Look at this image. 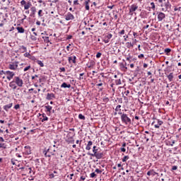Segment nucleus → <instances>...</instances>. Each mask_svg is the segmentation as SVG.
I'll return each mask as SVG.
<instances>
[{
  "label": "nucleus",
  "mask_w": 181,
  "mask_h": 181,
  "mask_svg": "<svg viewBox=\"0 0 181 181\" xmlns=\"http://www.w3.org/2000/svg\"><path fill=\"white\" fill-rule=\"evenodd\" d=\"M121 121L124 125H131V118H129L128 115L125 113H123V115H121Z\"/></svg>",
  "instance_id": "obj_1"
},
{
  "label": "nucleus",
  "mask_w": 181,
  "mask_h": 181,
  "mask_svg": "<svg viewBox=\"0 0 181 181\" xmlns=\"http://www.w3.org/2000/svg\"><path fill=\"white\" fill-rule=\"evenodd\" d=\"M56 152V149L53 148V147L49 146V148L44 151L45 156L46 158H50L52 155H54V153Z\"/></svg>",
  "instance_id": "obj_2"
},
{
  "label": "nucleus",
  "mask_w": 181,
  "mask_h": 181,
  "mask_svg": "<svg viewBox=\"0 0 181 181\" xmlns=\"http://www.w3.org/2000/svg\"><path fill=\"white\" fill-rule=\"evenodd\" d=\"M138 9V4H134L129 7V15L132 16L134 15V12Z\"/></svg>",
  "instance_id": "obj_3"
},
{
  "label": "nucleus",
  "mask_w": 181,
  "mask_h": 181,
  "mask_svg": "<svg viewBox=\"0 0 181 181\" xmlns=\"http://www.w3.org/2000/svg\"><path fill=\"white\" fill-rule=\"evenodd\" d=\"M165 18H166V14L163 12H157V19L158 22H162Z\"/></svg>",
  "instance_id": "obj_4"
},
{
  "label": "nucleus",
  "mask_w": 181,
  "mask_h": 181,
  "mask_svg": "<svg viewBox=\"0 0 181 181\" xmlns=\"http://www.w3.org/2000/svg\"><path fill=\"white\" fill-rule=\"evenodd\" d=\"M15 80V83L18 87H23V81L19 76H16Z\"/></svg>",
  "instance_id": "obj_5"
},
{
  "label": "nucleus",
  "mask_w": 181,
  "mask_h": 181,
  "mask_svg": "<svg viewBox=\"0 0 181 181\" xmlns=\"http://www.w3.org/2000/svg\"><path fill=\"white\" fill-rule=\"evenodd\" d=\"M18 64H19V62H14L11 64H9L8 69L10 70H17L18 69Z\"/></svg>",
  "instance_id": "obj_6"
},
{
  "label": "nucleus",
  "mask_w": 181,
  "mask_h": 181,
  "mask_svg": "<svg viewBox=\"0 0 181 181\" xmlns=\"http://www.w3.org/2000/svg\"><path fill=\"white\" fill-rule=\"evenodd\" d=\"M5 74L7 75V80H8L9 81H11V80H12V78H13V76H15V73L11 71H6L5 72Z\"/></svg>",
  "instance_id": "obj_7"
},
{
  "label": "nucleus",
  "mask_w": 181,
  "mask_h": 181,
  "mask_svg": "<svg viewBox=\"0 0 181 181\" xmlns=\"http://www.w3.org/2000/svg\"><path fill=\"white\" fill-rule=\"evenodd\" d=\"M90 155V156H93L95 158H96V159H103V158L104 157V153H95V154H89Z\"/></svg>",
  "instance_id": "obj_8"
},
{
  "label": "nucleus",
  "mask_w": 181,
  "mask_h": 181,
  "mask_svg": "<svg viewBox=\"0 0 181 181\" xmlns=\"http://www.w3.org/2000/svg\"><path fill=\"white\" fill-rule=\"evenodd\" d=\"M77 59V57L76 56H72V57H68V62L70 64L73 63L74 64H76V60Z\"/></svg>",
  "instance_id": "obj_9"
},
{
  "label": "nucleus",
  "mask_w": 181,
  "mask_h": 181,
  "mask_svg": "<svg viewBox=\"0 0 181 181\" xmlns=\"http://www.w3.org/2000/svg\"><path fill=\"white\" fill-rule=\"evenodd\" d=\"M66 21H73L74 19V16L71 13H67L65 16Z\"/></svg>",
  "instance_id": "obj_10"
},
{
  "label": "nucleus",
  "mask_w": 181,
  "mask_h": 181,
  "mask_svg": "<svg viewBox=\"0 0 181 181\" xmlns=\"http://www.w3.org/2000/svg\"><path fill=\"white\" fill-rule=\"evenodd\" d=\"M24 149L25 151V155H30V153H32L31 148L30 146H25Z\"/></svg>",
  "instance_id": "obj_11"
},
{
  "label": "nucleus",
  "mask_w": 181,
  "mask_h": 181,
  "mask_svg": "<svg viewBox=\"0 0 181 181\" xmlns=\"http://www.w3.org/2000/svg\"><path fill=\"white\" fill-rule=\"evenodd\" d=\"M9 87H11V88H13V90H16L17 86L15 81H12L11 82L9 83Z\"/></svg>",
  "instance_id": "obj_12"
},
{
  "label": "nucleus",
  "mask_w": 181,
  "mask_h": 181,
  "mask_svg": "<svg viewBox=\"0 0 181 181\" xmlns=\"http://www.w3.org/2000/svg\"><path fill=\"white\" fill-rule=\"evenodd\" d=\"M155 175H159L158 173L155 172L153 170H150L147 172V176H155Z\"/></svg>",
  "instance_id": "obj_13"
},
{
  "label": "nucleus",
  "mask_w": 181,
  "mask_h": 181,
  "mask_svg": "<svg viewBox=\"0 0 181 181\" xmlns=\"http://www.w3.org/2000/svg\"><path fill=\"white\" fill-rule=\"evenodd\" d=\"M13 105V103H10L8 105H6L4 106V110L5 111H8L9 109L12 108V106Z\"/></svg>",
  "instance_id": "obj_14"
},
{
  "label": "nucleus",
  "mask_w": 181,
  "mask_h": 181,
  "mask_svg": "<svg viewBox=\"0 0 181 181\" xmlns=\"http://www.w3.org/2000/svg\"><path fill=\"white\" fill-rule=\"evenodd\" d=\"M53 98H54V93H47V97H46V100H53Z\"/></svg>",
  "instance_id": "obj_15"
},
{
  "label": "nucleus",
  "mask_w": 181,
  "mask_h": 181,
  "mask_svg": "<svg viewBox=\"0 0 181 181\" xmlns=\"http://www.w3.org/2000/svg\"><path fill=\"white\" fill-rule=\"evenodd\" d=\"M71 87V84H67V83H66V82H64L61 85L62 88H70Z\"/></svg>",
  "instance_id": "obj_16"
},
{
  "label": "nucleus",
  "mask_w": 181,
  "mask_h": 181,
  "mask_svg": "<svg viewBox=\"0 0 181 181\" xmlns=\"http://www.w3.org/2000/svg\"><path fill=\"white\" fill-rule=\"evenodd\" d=\"M91 146H93V141H89L86 147V151H90L91 149Z\"/></svg>",
  "instance_id": "obj_17"
},
{
  "label": "nucleus",
  "mask_w": 181,
  "mask_h": 181,
  "mask_svg": "<svg viewBox=\"0 0 181 181\" xmlns=\"http://www.w3.org/2000/svg\"><path fill=\"white\" fill-rule=\"evenodd\" d=\"M162 124H163V122L162 120L157 119V124H155L154 127L156 128H160Z\"/></svg>",
  "instance_id": "obj_18"
},
{
  "label": "nucleus",
  "mask_w": 181,
  "mask_h": 181,
  "mask_svg": "<svg viewBox=\"0 0 181 181\" xmlns=\"http://www.w3.org/2000/svg\"><path fill=\"white\" fill-rule=\"evenodd\" d=\"M18 33H25V29L22 27H17L16 28Z\"/></svg>",
  "instance_id": "obj_19"
},
{
  "label": "nucleus",
  "mask_w": 181,
  "mask_h": 181,
  "mask_svg": "<svg viewBox=\"0 0 181 181\" xmlns=\"http://www.w3.org/2000/svg\"><path fill=\"white\" fill-rule=\"evenodd\" d=\"M90 0H85V5L86 11H90V6L88 5Z\"/></svg>",
  "instance_id": "obj_20"
},
{
  "label": "nucleus",
  "mask_w": 181,
  "mask_h": 181,
  "mask_svg": "<svg viewBox=\"0 0 181 181\" xmlns=\"http://www.w3.org/2000/svg\"><path fill=\"white\" fill-rule=\"evenodd\" d=\"M165 7L166 11H168V9H170V8L172 7V5H170V3L168 1L167 3H165Z\"/></svg>",
  "instance_id": "obj_21"
},
{
  "label": "nucleus",
  "mask_w": 181,
  "mask_h": 181,
  "mask_svg": "<svg viewBox=\"0 0 181 181\" xmlns=\"http://www.w3.org/2000/svg\"><path fill=\"white\" fill-rule=\"evenodd\" d=\"M30 11L31 15H33V16H35V14L36 13V7H31Z\"/></svg>",
  "instance_id": "obj_22"
},
{
  "label": "nucleus",
  "mask_w": 181,
  "mask_h": 181,
  "mask_svg": "<svg viewBox=\"0 0 181 181\" xmlns=\"http://www.w3.org/2000/svg\"><path fill=\"white\" fill-rule=\"evenodd\" d=\"M169 81H173V73H170L168 76H167Z\"/></svg>",
  "instance_id": "obj_23"
},
{
  "label": "nucleus",
  "mask_w": 181,
  "mask_h": 181,
  "mask_svg": "<svg viewBox=\"0 0 181 181\" xmlns=\"http://www.w3.org/2000/svg\"><path fill=\"white\" fill-rule=\"evenodd\" d=\"M30 6H32V4L30 2H28L25 4L24 9L28 10L29 9V8H30Z\"/></svg>",
  "instance_id": "obj_24"
},
{
  "label": "nucleus",
  "mask_w": 181,
  "mask_h": 181,
  "mask_svg": "<svg viewBox=\"0 0 181 181\" xmlns=\"http://www.w3.org/2000/svg\"><path fill=\"white\" fill-rule=\"evenodd\" d=\"M49 118L46 117V115L43 114L42 115V122H45V121H48Z\"/></svg>",
  "instance_id": "obj_25"
},
{
  "label": "nucleus",
  "mask_w": 181,
  "mask_h": 181,
  "mask_svg": "<svg viewBox=\"0 0 181 181\" xmlns=\"http://www.w3.org/2000/svg\"><path fill=\"white\" fill-rule=\"evenodd\" d=\"M52 106H50V105H47V106H45V109L47 110V111L48 112H51V111H52Z\"/></svg>",
  "instance_id": "obj_26"
},
{
  "label": "nucleus",
  "mask_w": 181,
  "mask_h": 181,
  "mask_svg": "<svg viewBox=\"0 0 181 181\" xmlns=\"http://www.w3.org/2000/svg\"><path fill=\"white\" fill-rule=\"evenodd\" d=\"M42 39L45 43H49V42H50L49 37H42Z\"/></svg>",
  "instance_id": "obj_27"
},
{
  "label": "nucleus",
  "mask_w": 181,
  "mask_h": 181,
  "mask_svg": "<svg viewBox=\"0 0 181 181\" xmlns=\"http://www.w3.org/2000/svg\"><path fill=\"white\" fill-rule=\"evenodd\" d=\"M21 169H25V170L27 171V172H28V173L30 175V173H32V168H22Z\"/></svg>",
  "instance_id": "obj_28"
},
{
  "label": "nucleus",
  "mask_w": 181,
  "mask_h": 181,
  "mask_svg": "<svg viewBox=\"0 0 181 181\" xmlns=\"http://www.w3.org/2000/svg\"><path fill=\"white\" fill-rule=\"evenodd\" d=\"M37 64H39V66H40V67H44L45 64H43V62L40 60H37Z\"/></svg>",
  "instance_id": "obj_29"
},
{
  "label": "nucleus",
  "mask_w": 181,
  "mask_h": 181,
  "mask_svg": "<svg viewBox=\"0 0 181 181\" xmlns=\"http://www.w3.org/2000/svg\"><path fill=\"white\" fill-rule=\"evenodd\" d=\"M3 148V149H6V145L5 143H0V148Z\"/></svg>",
  "instance_id": "obj_30"
},
{
  "label": "nucleus",
  "mask_w": 181,
  "mask_h": 181,
  "mask_svg": "<svg viewBox=\"0 0 181 181\" xmlns=\"http://www.w3.org/2000/svg\"><path fill=\"white\" fill-rule=\"evenodd\" d=\"M116 112H118L119 111H121V105H119L115 108Z\"/></svg>",
  "instance_id": "obj_31"
},
{
  "label": "nucleus",
  "mask_w": 181,
  "mask_h": 181,
  "mask_svg": "<svg viewBox=\"0 0 181 181\" xmlns=\"http://www.w3.org/2000/svg\"><path fill=\"white\" fill-rule=\"evenodd\" d=\"M128 159H129V156H125L123 158H122V162H127V160H128Z\"/></svg>",
  "instance_id": "obj_32"
},
{
  "label": "nucleus",
  "mask_w": 181,
  "mask_h": 181,
  "mask_svg": "<svg viewBox=\"0 0 181 181\" xmlns=\"http://www.w3.org/2000/svg\"><path fill=\"white\" fill-rule=\"evenodd\" d=\"M78 118L79 119H86V117L84 115H83L82 114H79L78 115Z\"/></svg>",
  "instance_id": "obj_33"
},
{
  "label": "nucleus",
  "mask_w": 181,
  "mask_h": 181,
  "mask_svg": "<svg viewBox=\"0 0 181 181\" xmlns=\"http://www.w3.org/2000/svg\"><path fill=\"white\" fill-rule=\"evenodd\" d=\"M115 84L116 86H119L121 85V79H117L115 81Z\"/></svg>",
  "instance_id": "obj_34"
},
{
  "label": "nucleus",
  "mask_w": 181,
  "mask_h": 181,
  "mask_svg": "<svg viewBox=\"0 0 181 181\" xmlns=\"http://www.w3.org/2000/svg\"><path fill=\"white\" fill-rule=\"evenodd\" d=\"M97 148V146H93V154H95L97 153V151H98Z\"/></svg>",
  "instance_id": "obj_35"
},
{
  "label": "nucleus",
  "mask_w": 181,
  "mask_h": 181,
  "mask_svg": "<svg viewBox=\"0 0 181 181\" xmlns=\"http://www.w3.org/2000/svg\"><path fill=\"white\" fill-rule=\"evenodd\" d=\"M165 53H170V52H172V49H170V48H166L165 50H164Z\"/></svg>",
  "instance_id": "obj_36"
},
{
  "label": "nucleus",
  "mask_w": 181,
  "mask_h": 181,
  "mask_svg": "<svg viewBox=\"0 0 181 181\" xmlns=\"http://www.w3.org/2000/svg\"><path fill=\"white\" fill-rule=\"evenodd\" d=\"M32 66L30 65H28V66H26L25 68H24V71H28V70H30V69L31 68Z\"/></svg>",
  "instance_id": "obj_37"
},
{
  "label": "nucleus",
  "mask_w": 181,
  "mask_h": 181,
  "mask_svg": "<svg viewBox=\"0 0 181 181\" xmlns=\"http://www.w3.org/2000/svg\"><path fill=\"white\" fill-rule=\"evenodd\" d=\"M151 9H153V11H155V3L151 2Z\"/></svg>",
  "instance_id": "obj_38"
},
{
  "label": "nucleus",
  "mask_w": 181,
  "mask_h": 181,
  "mask_svg": "<svg viewBox=\"0 0 181 181\" xmlns=\"http://www.w3.org/2000/svg\"><path fill=\"white\" fill-rule=\"evenodd\" d=\"M19 108H21V105H20L19 104L16 105L14 106V109H15V110H19Z\"/></svg>",
  "instance_id": "obj_39"
},
{
  "label": "nucleus",
  "mask_w": 181,
  "mask_h": 181,
  "mask_svg": "<svg viewBox=\"0 0 181 181\" xmlns=\"http://www.w3.org/2000/svg\"><path fill=\"white\" fill-rule=\"evenodd\" d=\"M95 172H96V173H103V170H100V169L98 168H96Z\"/></svg>",
  "instance_id": "obj_40"
},
{
  "label": "nucleus",
  "mask_w": 181,
  "mask_h": 181,
  "mask_svg": "<svg viewBox=\"0 0 181 181\" xmlns=\"http://www.w3.org/2000/svg\"><path fill=\"white\" fill-rule=\"evenodd\" d=\"M119 35H125V30H122L119 32Z\"/></svg>",
  "instance_id": "obj_41"
},
{
  "label": "nucleus",
  "mask_w": 181,
  "mask_h": 181,
  "mask_svg": "<svg viewBox=\"0 0 181 181\" xmlns=\"http://www.w3.org/2000/svg\"><path fill=\"white\" fill-rule=\"evenodd\" d=\"M90 177H95V176H97V175H95V173H90Z\"/></svg>",
  "instance_id": "obj_42"
},
{
  "label": "nucleus",
  "mask_w": 181,
  "mask_h": 181,
  "mask_svg": "<svg viewBox=\"0 0 181 181\" xmlns=\"http://www.w3.org/2000/svg\"><path fill=\"white\" fill-rule=\"evenodd\" d=\"M101 52H98L97 54H96V57L97 59H100V57H101Z\"/></svg>",
  "instance_id": "obj_43"
},
{
  "label": "nucleus",
  "mask_w": 181,
  "mask_h": 181,
  "mask_svg": "<svg viewBox=\"0 0 181 181\" xmlns=\"http://www.w3.org/2000/svg\"><path fill=\"white\" fill-rule=\"evenodd\" d=\"M127 45L129 46V47H134V42L133 43L127 42Z\"/></svg>",
  "instance_id": "obj_44"
},
{
  "label": "nucleus",
  "mask_w": 181,
  "mask_h": 181,
  "mask_svg": "<svg viewBox=\"0 0 181 181\" xmlns=\"http://www.w3.org/2000/svg\"><path fill=\"white\" fill-rule=\"evenodd\" d=\"M107 39H111V37H112V34H108L107 36H106Z\"/></svg>",
  "instance_id": "obj_45"
},
{
  "label": "nucleus",
  "mask_w": 181,
  "mask_h": 181,
  "mask_svg": "<svg viewBox=\"0 0 181 181\" xmlns=\"http://www.w3.org/2000/svg\"><path fill=\"white\" fill-rule=\"evenodd\" d=\"M79 76H80V77H79L78 79H79V80H83V76H84V73L80 74Z\"/></svg>",
  "instance_id": "obj_46"
},
{
  "label": "nucleus",
  "mask_w": 181,
  "mask_h": 181,
  "mask_svg": "<svg viewBox=\"0 0 181 181\" xmlns=\"http://www.w3.org/2000/svg\"><path fill=\"white\" fill-rule=\"evenodd\" d=\"M42 12H43L42 10H39L38 11V16H40V18L42 17Z\"/></svg>",
  "instance_id": "obj_47"
},
{
  "label": "nucleus",
  "mask_w": 181,
  "mask_h": 181,
  "mask_svg": "<svg viewBox=\"0 0 181 181\" xmlns=\"http://www.w3.org/2000/svg\"><path fill=\"white\" fill-rule=\"evenodd\" d=\"M11 162L12 165H16V160H15L13 158L11 159Z\"/></svg>",
  "instance_id": "obj_48"
},
{
  "label": "nucleus",
  "mask_w": 181,
  "mask_h": 181,
  "mask_svg": "<svg viewBox=\"0 0 181 181\" xmlns=\"http://www.w3.org/2000/svg\"><path fill=\"white\" fill-rule=\"evenodd\" d=\"M177 170V165H173L172 168V170Z\"/></svg>",
  "instance_id": "obj_49"
},
{
  "label": "nucleus",
  "mask_w": 181,
  "mask_h": 181,
  "mask_svg": "<svg viewBox=\"0 0 181 181\" xmlns=\"http://www.w3.org/2000/svg\"><path fill=\"white\" fill-rule=\"evenodd\" d=\"M21 49H22V50H23V52H26V47L25 46H21Z\"/></svg>",
  "instance_id": "obj_50"
},
{
  "label": "nucleus",
  "mask_w": 181,
  "mask_h": 181,
  "mask_svg": "<svg viewBox=\"0 0 181 181\" xmlns=\"http://www.w3.org/2000/svg\"><path fill=\"white\" fill-rule=\"evenodd\" d=\"M59 70H60V71L64 72V71H66V68L62 67V68H59Z\"/></svg>",
  "instance_id": "obj_51"
},
{
  "label": "nucleus",
  "mask_w": 181,
  "mask_h": 181,
  "mask_svg": "<svg viewBox=\"0 0 181 181\" xmlns=\"http://www.w3.org/2000/svg\"><path fill=\"white\" fill-rule=\"evenodd\" d=\"M25 4H26V1H25V0H23V1H21V5H24L25 6Z\"/></svg>",
  "instance_id": "obj_52"
},
{
  "label": "nucleus",
  "mask_w": 181,
  "mask_h": 181,
  "mask_svg": "<svg viewBox=\"0 0 181 181\" xmlns=\"http://www.w3.org/2000/svg\"><path fill=\"white\" fill-rule=\"evenodd\" d=\"M74 5H78V0H74Z\"/></svg>",
  "instance_id": "obj_53"
},
{
  "label": "nucleus",
  "mask_w": 181,
  "mask_h": 181,
  "mask_svg": "<svg viewBox=\"0 0 181 181\" xmlns=\"http://www.w3.org/2000/svg\"><path fill=\"white\" fill-rule=\"evenodd\" d=\"M32 40H37V37L35 36L31 35Z\"/></svg>",
  "instance_id": "obj_54"
},
{
  "label": "nucleus",
  "mask_w": 181,
  "mask_h": 181,
  "mask_svg": "<svg viewBox=\"0 0 181 181\" xmlns=\"http://www.w3.org/2000/svg\"><path fill=\"white\" fill-rule=\"evenodd\" d=\"M138 58H139V59H142V58H144V54H139V55L138 56Z\"/></svg>",
  "instance_id": "obj_55"
},
{
  "label": "nucleus",
  "mask_w": 181,
  "mask_h": 181,
  "mask_svg": "<svg viewBox=\"0 0 181 181\" xmlns=\"http://www.w3.org/2000/svg\"><path fill=\"white\" fill-rule=\"evenodd\" d=\"M120 150H121L122 152H126V151H127V149H125V148H124V147H122L120 148Z\"/></svg>",
  "instance_id": "obj_56"
},
{
  "label": "nucleus",
  "mask_w": 181,
  "mask_h": 181,
  "mask_svg": "<svg viewBox=\"0 0 181 181\" xmlns=\"http://www.w3.org/2000/svg\"><path fill=\"white\" fill-rule=\"evenodd\" d=\"M25 57H28V56H30V54H29V52H26L25 54H24Z\"/></svg>",
  "instance_id": "obj_57"
},
{
  "label": "nucleus",
  "mask_w": 181,
  "mask_h": 181,
  "mask_svg": "<svg viewBox=\"0 0 181 181\" xmlns=\"http://www.w3.org/2000/svg\"><path fill=\"white\" fill-rule=\"evenodd\" d=\"M5 73H6V71H0V75H1V76H2V74H5Z\"/></svg>",
  "instance_id": "obj_58"
},
{
  "label": "nucleus",
  "mask_w": 181,
  "mask_h": 181,
  "mask_svg": "<svg viewBox=\"0 0 181 181\" xmlns=\"http://www.w3.org/2000/svg\"><path fill=\"white\" fill-rule=\"evenodd\" d=\"M103 42L105 43H109L110 42V40L107 38V40H104Z\"/></svg>",
  "instance_id": "obj_59"
},
{
  "label": "nucleus",
  "mask_w": 181,
  "mask_h": 181,
  "mask_svg": "<svg viewBox=\"0 0 181 181\" xmlns=\"http://www.w3.org/2000/svg\"><path fill=\"white\" fill-rule=\"evenodd\" d=\"M123 37L124 38V42H127V39H128V35H124L123 36Z\"/></svg>",
  "instance_id": "obj_60"
},
{
  "label": "nucleus",
  "mask_w": 181,
  "mask_h": 181,
  "mask_svg": "<svg viewBox=\"0 0 181 181\" xmlns=\"http://www.w3.org/2000/svg\"><path fill=\"white\" fill-rule=\"evenodd\" d=\"M0 141L5 142V139H4V137H0Z\"/></svg>",
  "instance_id": "obj_61"
},
{
  "label": "nucleus",
  "mask_w": 181,
  "mask_h": 181,
  "mask_svg": "<svg viewBox=\"0 0 181 181\" xmlns=\"http://www.w3.org/2000/svg\"><path fill=\"white\" fill-rule=\"evenodd\" d=\"M81 180H86V177L85 176H81Z\"/></svg>",
  "instance_id": "obj_62"
},
{
  "label": "nucleus",
  "mask_w": 181,
  "mask_h": 181,
  "mask_svg": "<svg viewBox=\"0 0 181 181\" xmlns=\"http://www.w3.org/2000/svg\"><path fill=\"white\" fill-rule=\"evenodd\" d=\"M71 37H73V36H71V35H68V36H67V40H69L71 39Z\"/></svg>",
  "instance_id": "obj_63"
},
{
  "label": "nucleus",
  "mask_w": 181,
  "mask_h": 181,
  "mask_svg": "<svg viewBox=\"0 0 181 181\" xmlns=\"http://www.w3.org/2000/svg\"><path fill=\"white\" fill-rule=\"evenodd\" d=\"M23 16H24V18L21 20V22H23V21H24L25 19H26V15H24Z\"/></svg>",
  "instance_id": "obj_64"
}]
</instances>
